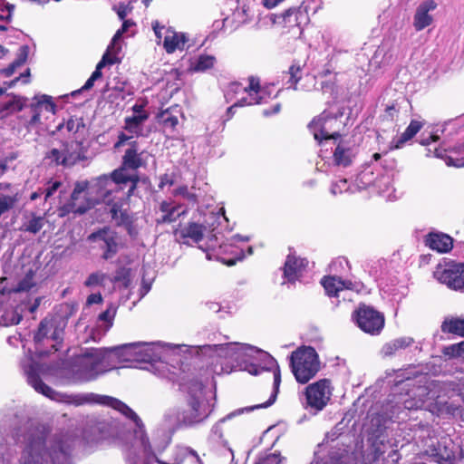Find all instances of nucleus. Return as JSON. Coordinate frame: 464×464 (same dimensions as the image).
<instances>
[{
  "mask_svg": "<svg viewBox=\"0 0 464 464\" xmlns=\"http://www.w3.org/2000/svg\"><path fill=\"white\" fill-rule=\"evenodd\" d=\"M440 140V136L435 134V133H431L430 134L427 138H423L420 140V143L421 145H430L431 142H436Z\"/></svg>",
  "mask_w": 464,
  "mask_h": 464,
  "instance_id": "e2e57ef3",
  "label": "nucleus"
},
{
  "mask_svg": "<svg viewBox=\"0 0 464 464\" xmlns=\"http://www.w3.org/2000/svg\"><path fill=\"white\" fill-rule=\"evenodd\" d=\"M152 29L154 31V34H155V35L157 37L158 42H160V40L162 38L161 31L163 29H165V26L164 25H160L159 21H154V22H152Z\"/></svg>",
  "mask_w": 464,
  "mask_h": 464,
  "instance_id": "bf43d9fd",
  "label": "nucleus"
},
{
  "mask_svg": "<svg viewBox=\"0 0 464 464\" xmlns=\"http://www.w3.org/2000/svg\"><path fill=\"white\" fill-rule=\"evenodd\" d=\"M188 38L185 34H179L171 28L166 29L163 47L168 53H173L176 50H183Z\"/></svg>",
  "mask_w": 464,
  "mask_h": 464,
  "instance_id": "bb28decb",
  "label": "nucleus"
},
{
  "mask_svg": "<svg viewBox=\"0 0 464 464\" xmlns=\"http://www.w3.org/2000/svg\"><path fill=\"white\" fill-rule=\"evenodd\" d=\"M28 356L30 357L31 362H24V367L28 375V382L34 388V390L51 400L61 401L74 406H82L85 404H102L110 406L126 417L133 420L138 423L140 421L137 414L129 408L124 402L118 399L106 395H99L95 393H77V394H67L60 393L53 390L51 387L46 385L36 374L35 372L39 370L38 362L33 359V353L29 350Z\"/></svg>",
  "mask_w": 464,
  "mask_h": 464,
  "instance_id": "f257e3e1",
  "label": "nucleus"
},
{
  "mask_svg": "<svg viewBox=\"0 0 464 464\" xmlns=\"http://www.w3.org/2000/svg\"><path fill=\"white\" fill-rule=\"evenodd\" d=\"M18 202L17 194L10 196V195H2L0 197V217L11 210L14 208L16 203Z\"/></svg>",
  "mask_w": 464,
  "mask_h": 464,
  "instance_id": "ea45409f",
  "label": "nucleus"
},
{
  "mask_svg": "<svg viewBox=\"0 0 464 464\" xmlns=\"http://www.w3.org/2000/svg\"><path fill=\"white\" fill-rule=\"evenodd\" d=\"M65 127L69 132L76 133L79 131L81 127H83L82 119H73L71 117L65 123Z\"/></svg>",
  "mask_w": 464,
  "mask_h": 464,
  "instance_id": "603ef678",
  "label": "nucleus"
},
{
  "mask_svg": "<svg viewBox=\"0 0 464 464\" xmlns=\"http://www.w3.org/2000/svg\"><path fill=\"white\" fill-rule=\"evenodd\" d=\"M19 67L18 65L15 64L14 61L13 63H11L6 68L3 69L1 71V72L5 76V77H10L11 75L14 74V72H15L16 68Z\"/></svg>",
  "mask_w": 464,
  "mask_h": 464,
  "instance_id": "0e129e2a",
  "label": "nucleus"
},
{
  "mask_svg": "<svg viewBox=\"0 0 464 464\" xmlns=\"http://www.w3.org/2000/svg\"><path fill=\"white\" fill-rule=\"evenodd\" d=\"M424 123L420 121L411 120L408 127L392 144V149H401L407 141L411 140L423 127Z\"/></svg>",
  "mask_w": 464,
  "mask_h": 464,
  "instance_id": "7c9ffc66",
  "label": "nucleus"
},
{
  "mask_svg": "<svg viewBox=\"0 0 464 464\" xmlns=\"http://www.w3.org/2000/svg\"><path fill=\"white\" fill-rule=\"evenodd\" d=\"M149 114L143 112L141 114L132 115L124 119L123 129L129 133L139 135L140 132V125L147 121Z\"/></svg>",
  "mask_w": 464,
  "mask_h": 464,
  "instance_id": "f704fd0d",
  "label": "nucleus"
},
{
  "mask_svg": "<svg viewBox=\"0 0 464 464\" xmlns=\"http://www.w3.org/2000/svg\"><path fill=\"white\" fill-rule=\"evenodd\" d=\"M32 117L28 121L29 126H35L41 123V115L43 111L54 114L56 111V104L53 98L46 94L35 95L30 104Z\"/></svg>",
  "mask_w": 464,
  "mask_h": 464,
  "instance_id": "dca6fc26",
  "label": "nucleus"
},
{
  "mask_svg": "<svg viewBox=\"0 0 464 464\" xmlns=\"http://www.w3.org/2000/svg\"><path fill=\"white\" fill-rule=\"evenodd\" d=\"M433 276L450 289L462 290L464 289V263L444 257L436 266Z\"/></svg>",
  "mask_w": 464,
  "mask_h": 464,
  "instance_id": "423d86ee",
  "label": "nucleus"
},
{
  "mask_svg": "<svg viewBox=\"0 0 464 464\" xmlns=\"http://www.w3.org/2000/svg\"><path fill=\"white\" fill-rule=\"evenodd\" d=\"M94 82L95 81L92 77H90L81 89L73 91L72 92V96H75L76 94L82 92V91H86V90L92 89L93 87Z\"/></svg>",
  "mask_w": 464,
  "mask_h": 464,
  "instance_id": "680f3d73",
  "label": "nucleus"
},
{
  "mask_svg": "<svg viewBox=\"0 0 464 464\" xmlns=\"http://www.w3.org/2000/svg\"><path fill=\"white\" fill-rule=\"evenodd\" d=\"M44 160H48L49 165L53 167L62 166L66 168L65 159L63 157V151L61 150L53 148L47 151L44 155Z\"/></svg>",
  "mask_w": 464,
  "mask_h": 464,
  "instance_id": "4c0bfd02",
  "label": "nucleus"
},
{
  "mask_svg": "<svg viewBox=\"0 0 464 464\" xmlns=\"http://www.w3.org/2000/svg\"><path fill=\"white\" fill-rule=\"evenodd\" d=\"M341 117L342 113L333 114L324 110L311 121L308 128L319 144L324 140H337L341 137Z\"/></svg>",
  "mask_w": 464,
  "mask_h": 464,
  "instance_id": "39448f33",
  "label": "nucleus"
},
{
  "mask_svg": "<svg viewBox=\"0 0 464 464\" xmlns=\"http://www.w3.org/2000/svg\"><path fill=\"white\" fill-rule=\"evenodd\" d=\"M436 7L437 4L434 0L424 1L417 7L413 19L416 31H421L432 24L433 18L429 12L433 11Z\"/></svg>",
  "mask_w": 464,
  "mask_h": 464,
  "instance_id": "b1692460",
  "label": "nucleus"
},
{
  "mask_svg": "<svg viewBox=\"0 0 464 464\" xmlns=\"http://www.w3.org/2000/svg\"><path fill=\"white\" fill-rule=\"evenodd\" d=\"M414 344V340L411 337L404 336L398 339H395L392 342V348H407L412 346Z\"/></svg>",
  "mask_w": 464,
  "mask_h": 464,
  "instance_id": "3c124183",
  "label": "nucleus"
},
{
  "mask_svg": "<svg viewBox=\"0 0 464 464\" xmlns=\"http://www.w3.org/2000/svg\"><path fill=\"white\" fill-rule=\"evenodd\" d=\"M44 227V219L42 217L36 216L34 213H32V218L27 222H24L20 230L24 232H30L33 234L38 233Z\"/></svg>",
  "mask_w": 464,
  "mask_h": 464,
  "instance_id": "e433bc0d",
  "label": "nucleus"
},
{
  "mask_svg": "<svg viewBox=\"0 0 464 464\" xmlns=\"http://www.w3.org/2000/svg\"><path fill=\"white\" fill-rule=\"evenodd\" d=\"M166 184H168L169 186H172L174 184L173 179H170L167 174H165L164 176L161 177V180H160L159 187L160 188H162L163 186Z\"/></svg>",
  "mask_w": 464,
  "mask_h": 464,
  "instance_id": "774afa93",
  "label": "nucleus"
},
{
  "mask_svg": "<svg viewBox=\"0 0 464 464\" xmlns=\"http://www.w3.org/2000/svg\"><path fill=\"white\" fill-rule=\"evenodd\" d=\"M273 23L281 27L282 34L288 39H298L302 36L304 26L310 22L308 6L303 2L297 7H290L281 14L273 15Z\"/></svg>",
  "mask_w": 464,
  "mask_h": 464,
  "instance_id": "7ed1b4c3",
  "label": "nucleus"
},
{
  "mask_svg": "<svg viewBox=\"0 0 464 464\" xmlns=\"http://www.w3.org/2000/svg\"><path fill=\"white\" fill-rule=\"evenodd\" d=\"M373 449L374 459H379V458L385 452L384 444L382 441L380 442V445L377 441L374 442Z\"/></svg>",
  "mask_w": 464,
  "mask_h": 464,
  "instance_id": "13d9d810",
  "label": "nucleus"
},
{
  "mask_svg": "<svg viewBox=\"0 0 464 464\" xmlns=\"http://www.w3.org/2000/svg\"><path fill=\"white\" fill-rule=\"evenodd\" d=\"M215 57L211 55H200L195 65L197 71H206L214 66Z\"/></svg>",
  "mask_w": 464,
  "mask_h": 464,
  "instance_id": "c03bdc74",
  "label": "nucleus"
},
{
  "mask_svg": "<svg viewBox=\"0 0 464 464\" xmlns=\"http://www.w3.org/2000/svg\"><path fill=\"white\" fill-rule=\"evenodd\" d=\"M321 285L324 286L327 295L331 297L338 296L340 291L344 288H350L352 282L343 281L341 278L333 276H324L321 279Z\"/></svg>",
  "mask_w": 464,
  "mask_h": 464,
  "instance_id": "cd10ccee",
  "label": "nucleus"
},
{
  "mask_svg": "<svg viewBox=\"0 0 464 464\" xmlns=\"http://www.w3.org/2000/svg\"><path fill=\"white\" fill-rule=\"evenodd\" d=\"M63 183L59 180L50 179L47 182V187L43 190L44 195V201H47L61 187Z\"/></svg>",
  "mask_w": 464,
  "mask_h": 464,
  "instance_id": "de8ad7c7",
  "label": "nucleus"
},
{
  "mask_svg": "<svg viewBox=\"0 0 464 464\" xmlns=\"http://www.w3.org/2000/svg\"><path fill=\"white\" fill-rule=\"evenodd\" d=\"M258 354V359L265 362V365H258L256 363H249L245 366V371L248 372L252 375H257L264 370L271 369L276 363L274 358L265 352L264 350H256Z\"/></svg>",
  "mask_w": 464,
  "mask_h": 464,
  "instance_id": "2f4dec72",
  "label": "nucleus"
},
{
  "mask_svg": "<svg viewBox=\"0 0 464 464\" xmlns=\"http://www.w3.org/2000/svg\"><path fill=\"white\" fill-rule=\"evenodd\" d=\"M107 275L101 271L92 273L84 282L86 287H92L97 285H104V282L107 279Z\"/></svg>",
  "mask_w": 464,
  "mask_h": 464,
  "instance_id": "79ce46f5",
  "label": "nucleus"
},
{
  "mask_svg": "<svg viewBox=\"0 0 464 464\" xmlns=\"http://www.w3.org/2000/svg\"><path fill=\"white\" fill-rule=\"evenodd\" d=\"M173 195L174 196H182L183 198H185L186 199H188L189 202H191L193 204L198 203L197 195L194 193H190L188 191V186H186V185L179 186V188H177L174 190Z\"/></svg>",
  "mask_w": 464,
  "mask_h": 464,
  "instance_id": "49530a36",
  "label": "nucleus"
},
{
  "mask_svg": "<svg viewBox=\"0 0 464 464\" xmlns=\"http://www.w3.org/2000/svg\"><path fill=\"white\" fill-rule=\"evenodd\" d=\"M87 183L88 188L85 189L84 198L95 200L94 207L100 202L109 200L112 190L109 188L111 183L113 182L110 175H102L93 179L92 182L87 180L82 181Z\"/></svg>",
  "mask_w": 464,
  "mask_h": 464,
  "instance_id": "f8f14e48",
  "label": "nucleus"
},
{
  "mask_svg": "<svg viewBox=\"0 0 464 464\" xmlns=\"http://www.w3.org/2000/svg\"><path fill=\"white\" fill-rule=\"evenodd\" d=\"M307 265V259L295 255H288L283 267L284 277L287 282L295 283L302 276Z\"/></svg>",
  "mask_w": 464,
  "mask_h": 464,
  "instance_id": "aec40b11",
  "label": "nucleus"
},
{
  "mask_svg": "<svg viewBox=\"0 0 464 464\" xmlns=\"http://www.w3.org/2000/svg\"><path fill=\"white\" fill-rule=\"evenodd\" d=\"M103 301L102 295L100 293L91 294L87 297V304L91 305L93 304H102Z\"/></svg>",
  "mask_w": 464,
  "mask_h": 464,
  "instance_id": "052dcab7",
  "label": "nucleus"
},
{
  "mask_svg": "<svg viewBox=\"0 0 464 464\" xmlns=\"http://www.w3.org/2000/svg\"><path fill=\"white\" fill-rule=\"evenodd\" d=\"M400 108L396 102L387 105L383 114L381 115L380 120L382 122L394 123L399 116Z\"/></svg>",
  "mask_w": 464,
  "mask_h": 464,
  "instance_id": "58836bf2",
  "label": "nucleus"
},
{
  "mask_svg": "<svg viewBox=\"0 0 464 464\" xmlns=\"http://www.w3.org/2000/svg\"><path fill=\"white\" fill-rule=\"evenodd\" d=\"M111 215L116 225L119 227H124L130 236L137 234L132 216L130 215L127 210H121L118 203H114L111 206Z\"/></svg>",
  "mask_w": 464,
  "mask_h": 464,
  "instance_id": "a878e982",
  "label": "nucleus"
},
{
  "mask_svg": "<svg viewBox=\"0 0 464 464\" xmlns=\"http://www.w3.org/2000/svg\"><path fill=\"white\" fill-rule=\"evenodd\" d=\"M460 449L450 440H444L438 443L434 450L433 456L440 464H454Z\"/></svg>",
  "mask_w": 464,
  "mask_h": 464,
  "instance_id": "412c9836",
  "label": "nucleus"
},
{
  "mask_svg": "<svg viewBox=\"0 0 464 464\" xmlns=\"http://www.w3.org/2000/svg\"><path fill=\"white\" fill-rule=\"evenodd\" d=\"M22 318V315L13 307L0 310V324L4 326L18 324Z\"/></svg>",
  "mask_w": 464,
  "mask_h": 464,
  "instance_id": "c9c22d12",
  "label": "nucleus"
},
{
  "mask_svg": "<svg viewBox=\"0 0 464 464\" xmlns=\"http://www.w3.org/2000/svg\"><path fill=\"white\" fill-rule=\"evenodd\" d=\"M14 105L17 106V109H16L17 111H21L23 110V104L19 103L15 100L9 101V102L4 103L0 109L4 110V112H7V111L11 110Z\"/></svg>",
  "mask_w": 464,
  "mask_h": 464,
  "instance_id": "4d7b16f0",
  "label": "nucleus"
},
{
  "mask_svg": "<svg viewBox=\"0 0 464 464\" xmlns=\"http://www.w3.org/2000/svg\"><path fill=\"white\" fill-rule=\"evenodd\" d=\"M34 286L32 277L26 276L21 280L17 285V291H29Z\"/></svg>",
  "mask_w": 464,
  "mask_h": 464,
  "instance_id": "5fc2aeb1",
  "label": "nucleus"
},
{
  "mask_svg": "<svg viewBox=\"0 0 464 464\" xmlns=\"http://www.w3.org/2000/svg\"><path fill=\"white\" fill-rule=\"evenodd\" d=\"M352 318L362 331L372 335L379 334L385 322L381 312L364 304L353 312Z\"/></svg>",
  "mask_w": 464,
  "mask_h": 464,
  "instance_id": "0eeeda50",
  "label": "nucleus"
},
{
  "mask_svg": "<svg viewBox=\"0 0 464 464\" xmlns=\"http://www.w3.org/2000/svg\"><path fill=\"white\" fill-rule=\"evenodd\" d=\"M88 239L90 241L101 240L103 245L101 246L103 249L102 257L104 260L112 258L118 253V236L117 233L111 230L109 227H103L96 232L92 233Z\"/></svg>",
  "mask_w": 464,
  "mask_h": 464,
  "instance_id": "2eb2a0df",
  "label": "nucleus"
},
{
  "mask_svg": "<svg viewBox=\"0 0 464 464\" xmlns=\"http://www.w3.org/2000/svg\"><path fill=\"white\" fill-rule=\"evenodd\" d=\"M441 332L464 336V318L447 317L440 325Z\"/></svg>",
  "mask_w": 464,
  "mask_h": 464,
  "instance_id": "473e14b6",
  "label": "nucleus"
},
{
  "mask_svg": "<svg viewBox=\"0 0 464 464\" xmlns=\"http://www.w3.org/2000/svg\"><path fill=\"white\" fill-rule=\"evenodd\" d=\"M260 100H261L260 98L259 99H257V98H251V101H248L247 98H242V99L238 100L234 104L236 105V107L249 106V105L260 103L261 102Z\"/></svg>",
  "mask_w": 464,
  "mask_h": 464,
  "instance_id": "6e6d98bb",
  "label": "nucleus"
},
{
  "mask_svg": "<svg viewBox=\"0 0 464 464\" xmlns=\"http://www.w3.org/2000/svg\"><path fill=\"white\" fill-rule=\"evenodd\" d=\"M243 258H244V254L241 252L240 256H237V258H228V259L222 258V263L227 266H233L237 264V261H240Z\"/></svg>",
  "mask_w": 464,
  "mask_h": 464,
  "instance_id": "69168bd1",
  "label": "nucleus"
},
{
  "mask_svg": "<svg viewBox=\"0 0 464 464\" xmlns=\"http://www.w3.org/2000/svg\"><path fill=\"white\" fill-rule=\"evenodd\" d=\"M280 382H281V375H280V371L279 369L276 367L274 371V386H275V392L271 394L269 400L263 403V404H260V405H256L255 407H253L252 409H258V408H266L270 405H272L275 401H276V395H277V392H278V389H279V385H280Z\"/></svg>",
  "mask_w": 464,
  "mask_h": 464,
  "instance_id": "a19ab883",
  "label": "nucleus"
},
{
  "mask_svg": "<svg viewBox=\"0 0 464 464\" xmlns=\"http://www.w3.org/2000/svg\"><path fill=\"white\" fill-rule=\"evenodd\" d=\"M111 178L116 185H125L128 182L130 186L127 191V197L130 198L135 194L138 185L140 181L146 182L149 180L148 177L141 178L137 171L117 172L112 171Z\"/></svg>",
  "mask_w": 464,
  "mask_h": 464,
  "instance_id": "4be33fe9",
  "label": "nucleus"
},
{
  "mask_svg": "<svg viewBox=\"0 0 464 464\" xmlns=\"http://www.w3.org/2000/svg\"><path fill=\"white\" fill-rule=\"evenodd\" d=\"M208 416V405L203 396L202 385L196 384L189 392L188 409L183 413V420L192 424L198 422Z\"/></svg>",
  "mask_w": 464,
  "mask_h": 464,
  "instance_id": "9d476101",
  "label": "nucleus"
},
{
  "mask_svg": "<svg viewBox=\"0 0 464 464\" xmlns=\"http://www.w3.org/2000/svg\"><path fill=\"white\" fill-rule=\"evenodd\" d=\"M143 150H140L137 140L129 142V147L125 150L121 157V165L113 171L127 172L138 171V169L145 166L146 162L142 158Z\"/></svg>",
  "mask_w": 464,
  "mask_h": 464,
  "instance_id": "ddd939ff",
  "label": "nucleus"
},
{
  "mask_svg": "<svg viewBox=\"0 0 464 464\" xmlns=\"http://www.w3.org/2000/svg\"><path fill=\"white\" fill-rule=\"evenodd\" d=\"M453 238L442 232H430L425 237V245L438 253H449L453 248Z\"/></svg>",
  "mask_w": 464,
  "mask_h": 464,
  "instance_id": "5701e85b",
  "label": "nucleus"
},
{
  "mask_svg": "<svg viewBox=\"0 0 464 464\" xmlns=\"http://www.w3.org/2000/svg\"><path fill=\"white\" fill-rule=\"evenodd\" d=\"M115 314L116 307L112 304H110L107 309L99 314V320L105 322L109 326H111Z\"/></svg>",
  "mask_w": 464,
  "mask_h": 464,
  "instance_id": "a18cd8bd",
  "label": "nucleus"
},
{
  "mask_svg": "<svg viewBox=\"0 0 464 464\" xmlns=\"http://www.w3.org/2000/svg\"><path fill=\"white\" fill-rule=\"evenodd\" d=\"M180 112L179 105L170 106L158 112L156 119L164 128L174 130L179 124L177 114Z\"/></svg>",
  "mask_w": 464,
  "mask_h": 464,
  "instance_id": "c756f323",
  "label": "nucleus"
},
{
  "mask_svg": "<svg viewBox=\"0 0 464 464\" xmlns=\"http://www.w3.org/2000/svg\"><path fill=\"white\" fill-rule=\"evenodd\" d=\"M179 206H172L171 202L163 200L160 203V210L163 215L156 219L157 225L169 224L175 222L180 214L175 215Z\"/></svg>",
  "mask_w": 464,
  "mask_h": 464,
  "instance_id": "72a5a7b5",
  "label": "nucleus"
},
{
  "mask_svg": "<svg viewBox=\"0 0 464 464\" xmlns=\"http://www.w3.org/2000/svg\"><path fill=\"white\" fill-rule=\"evenodd\" d=\"M436 387L437 383L435 382H430L427 386H419L415 391H412L414 397L404 401V407L408 410L421 408L427 400L440 396L435 390Z\"/></svg>",
  "mask_w": 464,
  "mask_h": 464,
  "instance_id": "f3484780",
  "label": "nucleus"
},
{
  "mask_svg": "<svg viewBox=\"0 0 464 464\" xmlns=\"http://www.w3.org/2000/svg\"><path fill=\"white\" fill-rule=\"evenodd\" d=\"M249 84L248 86L244 88V91L247 92L249 95H252V92L257 94L260 91V80L258 77L250 76L248 78Z\"/></svg>",
  "mask_w": 464,
  "mask_h": 464,
  "instance_id": "09e8293b",
  "label": "nucleus"
},
{
  "mask_svg": "<svg viewBox=\"0 0 464 464\" xmlns=\"http://www.w3.org/2000/svg\"><path fill=\"white\" fill-rule=\"evenodd\" d=\"M63 337L64 328L61 327L56 321L44 318L40 322L34 334V342L39 345L45 339H50L53 342L50 348H56L57 345L63 344Z\"/></svg>",
  "mask_w": 464,
  "mask_h": 464,
  "instance_id": "9b49d317",
  "label": "nucleus"
},
{
  "mask_svg": "<svg viewBox=\"0 0 464 464\" xmlns=\"http://www.w3.org/2000/svg\"><path fill=\"white\" fill-rule=\"evenodd\" d=\"M88 188L87 183L75 182L69 200L58 208V215L61 218L72 213L75 215H83L94 207L95 200L84 198L83 202H78L81 194Z\"/></svg>",
  "mask_w": 464,
  "mask_h": 464,
  "instance_id": "1a4fd4ad",
  "label": "nucleus"
},
{
  "mask_svg": "<svg viewBox=\"0 0 464 464\" xmlns=\"http://www.w3.org/2000/svg\"><path fill=\"white\" fill-rule=\"evenodd\" d=\"M133 136L132 135H127L125 132L123 131H121L119 134H118V140L117 141L114 143L113 145V149L114 150H119L120 148H121L122 146H124L126 143L129 144L130 141L133 140H132Z\"/></svg>",
  "mask_w": 464,
  "mask_h": 464,
  "instance_id": "864d4df0",
  "label": "nucleus"
},
{
  "mask_svg": "<svg viewBox=\"0 0 464 464\" xmlns=\"http://www.w3.org/2000/svg\"><path fill=\"white\" fill-rule=\"evenodd\" d=\"M205 231L206 227L204 225L190 221L185 225L179 224L173 230V235L179 243L189 245L202 241Z\"/></svg>",
  "mask_w": 464,
  "mask_h": 464,
  "instance_id": "4468645a",
  "label": "nucleus"
},
{
  "mask_svg": "<svg viewBox=\"0 0 464 464\" xmlns=\"http://www.w3.org/2000/svg\"><path fill=\"white\" fill-rule=\"evenodd\" d=\"M111 282H121L125 287H128L130 283V269L121 266L116 270L115 276L111 279Z\"/></svg>",
  "mask_w": 464,
  "mask_h": 464,
  "instance_id": "37998d69",
  "label": "nucleus"
},
{
  "mask_svg": "<svg viewBox=\"0 0 464 464\" xmlns=\"http://www.w3.org/2000/svg\"><path fill=\"white\" fill-rule=\"evenodd\" d=\"M61 151L65 159L66 168L73 167L78 162L86 160L87 150L82 141H63Z\"/></svg>",
  "mask_w": 464,
  "mask_h": 464,
  "instance_id": "a211bd4d",
  "label": "nucleus"
},
{
  "mask_svg": "<svg viewBox=\"0 0 464 464\" xmlns=\"http://www.w3.org/2000/svg\"><path fill=\"white\" fill-rule=\"evenodd\" d=\"M305 65L306 60H293L288 70L285 72V73L288 75V80L286 81L287 88L297 90V85L303 77Z\"/></svg>",
  "mask_w": 464,
  "mask_h": 464,
  "instance_id": "c85d7f7f",
  "label": "nucleus"
},
{
  "mask_svg": "<svg viewBox=\"0 0 464 464\" xmlns=\"http://www.w3.org/2000/svg\"><path fill=\"white\" fill-rule=\"evenodd\" d=\"M354 154L349 144L345 140H340L333 153V161L339 167H349L353 163Z\"/></svg>",
  "mask_w": 464,
  "mask_h": 464,
  "instance_id": "393cba45",
  "label": "nucleus"
},
{
  "mask_svg": "<svg viewBox=\"0 0 464 464\" xmlns=\"http://www.w3.org/2000/svg\"><path fill=\"white\" fill-rule=\"evenodd\" d=\"M333 392L329 379H321L305 388L306 405L316 411H322L330 401Z\"/></svg>",
  "mask_w": 464,
  "mask_h": 464,
  "instance_id": "6e6552de",
  "label": "nucleus"
},
{
  "mask_svg": "<svg viewBox=\"0 0 464 464\" xmlns=\"http://www.w3.org/2000/svg\"><path fill=\"white\" fill-rule=\"evenodd\" d=\"M29 54V47L28 45H22L17 53V57L14 60V63L19 67L25 63L27 57Z\"/></svg>",
  "mask_w": 464,
  "mask_h": 464,
  "instance_id": "8fccbe9b",
  "label": "nucleus"
},
{
  "mask_svg": "<svg viewBox=\"0 0 464 464\" xmlns=\"http://www.w3.org/2000/svg\"><path fill=\"white\" fill-rule=\"evenodd\" d=\"M291 371L297 382L307 383L321 369L315 350H294L290 355Z\"/></svg>",
  "mask_w": 464,
  "mask_h": 464,
  "instance_id": "20e7f679",
  "label": "nucleus"
},
{
  "mask_svg": "<svg viewBox=\"0 0 464 464\" xmlns=\"http://www.w3.org/2000/svg\"><path fill=\"white\" fill-rule=\"evenodd\" d=\"M132 350H94L86 353L76 359L73 371L88 379L94 378L100 373L105 372L116 367L111 362L123 355L121 352Z\"/></svg>",
  "mask_w": 464,
  "mask_h": 464,
  "instance_id": "f03ea898",
  "label": "nucleus"
},
{
  "mask_svg": "<svg viewBox=\"0 0 464 464\" xmlns=\"http://www.w3.org/2000/svg\"><path fill=\"white\" fill-rule=\"evenodd\" d=\"M227 343L225 344H204V345H187V344H174L169 343H164L161 341H151V342H134V343H121L112 348H140L143 346H151L154 348H226Z\"/></svg>",
  "mask_w": 464,
  "mask_h": 464,
  "instance_id": "6ab92c4d",
  "label": "nucleus"
},
{
  "mask_svg": "<svg viewBox=\"0 0 464 464\" xmlns=\"http://www.w3.org/2000/svg\"><path fill=\"white\" fill-rule=\"evenodd\" d=\"M126 361L131 362H136V363H141V362H151L152 359L148 355H144V356L139 355V356L135 357L134 359H127Z\"/></svg>",
  "mask_w": 464,
  "mask_h": 464,
  "instance_id": "338daca9",
  "label": "nucleus"
}]
</instances>
